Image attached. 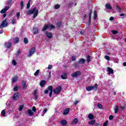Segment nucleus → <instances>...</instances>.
I'll return each instance as SVG.
<instances>
[{
  "mask_svg": "<svg viewBox=\"0 0 126 126\" xmlns=\"http://www.w3.org/2000/svg\"><path fill=\"white\" fill-rule=\"evenodd\" d=\"M72 61H75V60H76V58L75 57V56H73L72 57Z\"/></svg>",
  "mask_w": 126,
  "mask_h": 126,
  "instance_id": "obj_59",
  "label": "nucleus"
},
{
  "mask_svg": "<svg viewBox=\"0 0 126 126\" xmlns=\"http://www.w3.org/2000/svg\"><path fill=\"white\" fill-rule=\"evenodd\" d=\"M78 63H80L81 64L85 63V60L83 58L80 59L77 63L74 64L75 66H77V65H78Z\"/></svg>",
  "mask_w": 126,
  "mask_h": 126,
  "instance_id": "obj_5",
  "label": "nucleus"
},
{
  "mask_svg": "<svg viewBox=\"0 0 126 126\" xmlns=\"http://www.w3.org/2000/svg\"><path fill=\"white\" fill-rule=\"evenodd\" d=\"M22 84L23 85V89H25L27 88V86H26V83H25V81H22Z\"/></svg>",
  "mask_w": 126,
  "mask_h": 126,
  "instance_id": "obj_19",
  "label": "nucleus"
},
{
  "mask_svg": "<svg viewBox=\"0 0 126 126\" xmlns=\"http://www.w3.org/2000/svg\"><path fill=\"white\" fill-rule=\"evenodd\" d=\"M61 90L62 87L59 86L53 90V93H54V94H58V93H60V92H61Z\"/></svg>",
  "mask_w": 126,
  "mask_h": 126,
  "instance_id": "obj_6",
  "label": "nucleus"
},
{
  "mask_svg": "<svg viewBox=\"0 0 126 126\" xmlns=\"http://www.w3.org/2000/svg\"><path fill=\"white\" fill-rule=\"evenodd\" d=\"M51 77H52V72H49L48 78H51Z\"/></svg>",
  "mask_w": 126,
  "mask_h": 126,
  "instance_id": "obj_55",
  "label": "nucleus"
},
{
  "mask_svg": "<svg viewBox=\"0 0 126 126\" xmlns=\"http://www.w3.org/2000/svg\"><path fill=\"white\" fill-rule=\"evenodd\" d=\"M125 15H126L125 14H121L120 16H122V18L124 19V18H125V17L124 16H125Z\"/></svg>",
  "mask_w": 126,
  "mask_h": 126,
  "instance_id": "obj_56",
  "label": "nucleus"
},
{
  "mask_svg": "<svg viewBox=\"0 0 126 126\" xmlns=\"http://www.w3.org/2000/svg\"><path fill=\"white\" fill-rule=\"evenodd\" d=\"M108 126V121L105 122L104 124H103V126Z\"/></svg>",
  "mask_w": 126,
  "mask_h": 126,
  "instance_id": "obj_58",
  "label": "nucleus"
},
{
  "mask_svg": "<svg viewBox=\"0 0 126 126\" xmlns=\"http://www.w3.org/2000/svg\"><path fill=\"white\" fill-rule=\"evenodd\" d=\"M5 46L6 47V48H9L11 47V42H6L5 43Z\"/></svg>",
  "mask_w": 126,
  "mask_h": 126,
  "instance_id": "obj_17",
  "label": "nucleus"
},
{
  "mask_svg": "<svg viewBox=\"0 0 126 126\" xmlns=\"http://www.w3.org/2000/svg\"><path fill=\"white\" fill-rule=\"evenodd\" d=\"M120 109H121V110H125V109H126V106H122V105H121L120 106Z\"/></svg>",
  "mask_w": 126,
  "mask_h": 126,
  "instance_id": "obj_51",
  "label": "nucleus"
},
{
  "mask_svg": "<svg viewBox=\"0 0 126 126\" xmlns=\"http://www.w3.org/2000/svg\"><path fill=\"white\" fill-rule=\"evenodd\" d=\"M16 16L18 18H19V17L20 16V12H17Z\"/></svg>",
  "mask_w": 126,
  "mask_h": 126,
  "instance_id": "obj_54",
  "label": "nucleus"
},
{
  "mask_svg": "<svg viewBox=\"0 0 126 126\" xmlns=\"http://www.w3.org/2000/svg\"><path fill=\"white\" fill-rule=\"evenodd\" d=\"M27 113H28L29 116H30V117H32V116H33V115H34V112L31 109H28L27 110Z\"/></svg>",
  "mask_w": 126,
  "mask_h": 126,
  "instance_id": "obj_11",
  "label": "nucleus"
},
{
  "mask_svg": "<svg viewBox=\"0 0 126 126\" xmlns=\"http://www.w3.org/2000/svg\"><path fill=\"white\" fill-rule=\"evenodd\" d=\"M24 42L25 44H28V39H27V38H25L24 39Z\"/></svg>",
  "mask_w": 126,
  "mask_h": 126,
  "instance_id": "obj_43",
  "label": "nucleus"
},
{
  "mask_svg": "<svg viewBox=\"0 0 126 126\" xmlns=\"http://www.w3.org/2000/svg\"><path fill=\"white\" fill-rule=\"evenodd\" d=\"M97 107L99 108V109H102L103 108V106H102V104L100 103L97 104Z\"/></svg>",
  "mask_w": 126,
  "mask_h": 126,
  "instance_id": "obj_44",
  "label": "nucleus"
},
{
  "mask_svg": "<svg viewBox=\"0 0 126 126\" xmlns=\"http://www.w3.org/2000/svg\"><path fill=\"white\" fill-rule=\"evenodd\" d=\"M24 107V105H20L19 108L18 110L19 111H22V109H23V107Z\"/></svg>",
  "mask_w": 126,
  "mask_h": 126,
  "instance_id": "obj_37",
  "label": "nucleus"
},
{
  "mask_svg": "<svg viewBox=\"0 0 126 126\" xmlns=\"http://www.w3.org/2000/svg\"><path fill=\"white\" fill-rule=\"evenodd\" d=\"M89 124H90V125H94V124H95V120H93V121H91L89 122Z\"/></svg>",
  "mask_w": 126,
  "mask_h": 126,
  "instance_id": "obj_41",
  "label": "nucleus"
},
{
  "mask_svg": "<svg viewBox=\"0 0 126 126\" xmlns=\"http://www.w3.org/2000/svg\"><path fill=\"white\" fill-rule=\"evenodd\" d=\"M123 65H124V66H126V62H125V63H123Z\"/></svg>",
  "mask_w": 126,
  "mask_h": 126,
  "instance_id": "obj_64",
  "label": "nucleus"
},
{
  "mask_svg": "<svg viewBox=\"0 0 126 126\" xmlns=\"http://www.w3.org/2000/svg\"><path fill=\"white\" fill-rule=\"evenodd\" d=\"M18 99H19V94L18 93H16L13 95V100H14V101H16Z\"/></svg>",
  "mask_w": 126,
  "mask_h": 126,
  "instance_id": "obj_8",
  "label": "nucleus"
},
{
  "mask_svg": "<svg viewBox=\"0 0 126 126\" xmlns=\"http://www.w3.org/2000/svg\"><path fill=\"white\" fill-rule=\"evenodd\" d=\"M39 33V29L38 28H33V34H38Z\"/></svg>",
  "mask_w": 126,
  "mask_h": 126,
  "instance_id": "obj_14",
  "label": "nucleus"
},
{
  "mask_svg": "<svg viewBox=\"0 0 126 126\" xmlns=\"http://www.w3.org/2000/svg\"><path fill=\"white\" fill-rule=\"evenodd\" d=\"M48 28H49V26L48 25H45L44 27H43V28L42 29V31L45 32L46 31V30H47V29H48Z\"/></svg>",
  "mask_w": 126,
  "mask_h": 126,
  "instance_id": "obj_26",
  "label": "nucleus"
},
{
  "mask_svg": "<svg viewBox=\"0 0 126 126\" xmlns=\"http://www.w3.org/2000/svg\"><path fill=\"white\" fill-rule=\"evenodd\" d=\"M12 63L13 65H16L17 64L16 61H15V60H13Z\"/></svg>",
  "mask_w": 126,
  "mask_h": 126,
  "instance_id": "obj_48",
  "label": "nucleus"
},
{
  "mask_svg": "<svg viewBox=\"0 0 126 126\" xmlns=\"http://www.w3.org/2000/svg\"><path fill=\"white\" fill-rule=\"evenodd\" d=\"M105 7L107 9H112V6L110 5L109 3H107L105 5Z\"/></svg>",
  "mask_w": 126,
  "mask_h": 126,
  "instance_id": "obj_22",
  "label": "nucleus"
},
{
  "mask_svg": "<svg viewBox=\"0 0 126 126\" xmlns=\"http://www.w3.org/2000/svg\"><path fill=\"white\" fill-rule=\"evenodd\" d=\"M34 99H35V100H37V99H38V96L36 95V91L34 93Z\"/></svg>",
  "mask_w": 126,
  "mask_h": 126,
  "instance_id": "obj_45",
  "label": "nucleus"
},
{
  "mask_svg": "<svg viewBox=\"0 0 126 126\" xmlns=\"http://www.w3.org/2000/svg\"><path fill=\"white\" fill-rule=\"evenodd\" d=\"M92 14V10H90L89 15V20L90 21L91 20V15Z\"/></svg>",
  "mask_w": 126,
  "mask_h": 126,
  "instance_id": "obj_27",
  "label": "nucleus"
},
{
  "mask_svg": "<svg viewBox=\"0 0 126 126\" xmlns=\"http://www.w3.org/2000/svg\"><path fill=\"white\" fill-rule=\"evenodd\" d=\"M39 12V10L37 9L36 7H34L33 9L28 11L26 13L27 15H29V14H33V18L35 19V18L38 15V13Z\"/></svg>",
  "mask_w": 126,
  "mask_h": 126,
  "instance_id": "obj_1",
  "label": "nucleus"
},
{
  "mask_svg": "<svg viewBox=\"0 0 126 126\" xmlns=\"http://www.w3.org/2000/svg\"><path fill=\"white\" fill-rule=\"evenodd\" d=\"M20 54H21V51L20 50H18L16 53V55H20Z\"/></svg>",
  "mask_w": 126,
  "mask_h": 126,
  "instance_id": "obj_57",
  "label": "nucleus"
},
{
  "mask_svg": "<svg viewBox=\"0 0 126 126\" xmlns=\"http://www.w3.org/2000/svg\"><path fill=\"white\" fill-rule=\"evenodd\" d=\"M98 16V15L97 14V12L96 11H94V19H96L97 17Z\"/></svg>",
  "mask_w": 126,
  "mask_h": 126,
  "instance_id": "obj_32",
  "label": "nucleus"
},
{
  "mask_svg": "<svg viewBox=\"0 0 126 126\" xmlns=\"http://www.w3.org/2000/svg\"><path fill=\"white\" fill-rule=\"evenodd\" d=\"M49 93V97L51 98L52 95H53V86H50L48 87V89L44 91V94H48Z\"/></svg>",
  "mask_w": 126,
  "mask_h": 126,
  "instance_id": "obj_2",
  "label": "nucleus"
},
{
  "mask_svg": "<svg viewBox=\"0 0 126 126\" xmlns=\"http://www.w3.org/2000/svg\"><path fill=\"white\" fill-rule=\"evenodd\" d=\"M111 32L112 34H114V35H116V34H118V31H112Z\"/></svg>",
  "mask_w": 126,
  "mask_h": 126,
  "instance_id": "obj_46",
  "label": "nucleus"
},
{
  "mask_svg": "<svg viewBox=\"0 0 126 126\" xmlns=\"http://www.w3.org/2000/svg\"><path fill=\"white\" fill-rule=\"evenodd\" d=\"M98 88V84H95L94 86H92V90L93 91H96Z\"/></svg>",
  "mask_w": 126,
  "mask_h": 126,
  "instance_id": "obj_13",
  "label": "nucleus"
},
{
  "mask_svg": "<svg viewBox=\"0 0 126 126\" xmlns=\"http://www.w3.org/2000/svg\"><path fill=\"white\" fill-rule=\"evenodd\" d=\"M45 34H46V37H47V38H49V39H51V38L53 37V33H52V32H46Z\"/></svg>",
  "mask_w": 126,
  "mask_h": 126,
  "instance_id": "obj_10",
  "label": "nucleus"
},
{
  "mask_svg": "<svg viewBox=\"0 0 126 126\" xmlns=\"http://www.w3.org/2000/svg\"><path fill=\"white\" fill-rule=\"evenodd\" d=\"M118 112H119V106H116L114 108V113L115 114H118Z\"/></svg>",
  "mask_w": 126,
  "mask_h": 126,
  "instance_id": "obj_23",
  "label": "nucleus"
},
{
  "mask_svg": "<svg viewBox=\"0 0 126 126\" xmlns=\"http://www.w3.org/2000/svg\"><path fill=\"white\" fill-rule=\"evenodd\" d=\"M16 20H15V19H13L12 20V24L14 25V24H16Z\"/></svg>",
  "mask_w": 126,
  "mask_h": 126,
  "instance_id": "obj_47",
  "label": "nucleus"
},
{
  "mask_svg": "<svg viewBox=\"0 0 126 126\" xmlns=\"http://www.w3.org/2000/svg\"><path fill=\"white\" fill-rule=\"evenodd\" d=\"M13 90H14V92H16V91H17V90H18V87H17V86H15Z\"/></svg>",
  "mask_w": 126,
  "mask_h": 126,
  "instance_id": "obj_42",
  "label": "nucleus"
},
{
  "mask_svg": "<svg viewBox=\"0 0 126 126\" xmlns=\"http://www.w3.org/2000/svg\"><path fill=\"white\" fill-rule=\"evenodd\" d=\"M90 62H91V57H90V55H88L87 57V62L89 63H90Z\"/></svg>",
  "mask_w": 126,
  "mask_h": 126,
  "instance_id": "obj_24",
  "label": "nucleus"
},
{
  "mask_svg": "<svg viewBox=\"0 0 126 126\" xmlns=\"http://www.w3.org/2000/svg\"><path fill=\"white\" fill-rule=\"evenodd\" d=\"M39 72H40V70L38 69L36 71V72L34 73V75L35 76H37L39 74Z\"/></svg>",
  "mask_w": 126,
  "mask_h": 126,
  "instance_id": "obj_35",
  "label": "nucleus"
},
{
  "mask_svg": "<svg viewBox=\"0 0 126 126\" xmlns=\"http://www.w3.org/2000/svg\"><path fill=\"white\" fill-rule=\"evenodd\" d=\"M21 9H23V7L24 6V4L23 1H21L20 2Z\"/></svg>",
  "mask_w": 126,
  "mask_h": 126,
  "instance_id": "obj_33",
  "label": "nucleus"
},
{
  "mask_svg": "<svg viewBox=\"0 0 126 126\" xmlns=\"http://www.w3.org/2000/svg\"><path fill=\"white\" fill-rule=\"evenodd\" d=\"M78 123V119L75 118L73 121V124H74V125H76V124Z\"/></svg>",
  "mask_w": 126,
  "mask_h": 126,
  "instance_id": "obj_28",
  "label": "nucleus"
},
{
  "mask_svg": "<svg viewBox=\"0 0 126 126\" xmlns=\"http://www.w3.org/2000/svg\"><path fill=\"white\" fill-rule=\"evenodd\" d=\"M35 50H36V48L35 47H32L29 52V53L28 54V57H31L32 55L34 54V53H35Z\"/></svg>",
  "mask_w": 126,
  "mask_h": 126,
  "instance_id": "obj_7",
  "label": "nucleus"
},
{
  "mask_svg": "<svg viewBox=\"0 0 126 126\" xmlns=\"http://www.w3.org/2000/svg\"><path fill=\"white\" fill-rule=\"evenodd\" d=\"M9 22V20L6 18L4 21H2L1 25L0 26V28H3L4 27H6Z\"/></svg>",
  "mask_w": 126,
  "mask_h": 126,
  "instance_id": "obj_3",
  "label": "nucleus"
},
{
  "mask_svg": "<svg viewBox=\"0 0 126 126\" xmlns=\"http://www.w3.org/2000/svg\"><path fill=\"white\" fill-rule=\"evenodd\" d=\"M115 9L117 10V12H121V11H122V8L119 5L115 6Z\"/></svg>",
  "mask_w": 126,
  "mask_h": 126,
  "instance_id": "obj_15",
  "label": "nucleus"
},
{
  "mask_svg": "<svg viewBox=\"0 0 126 126\" xmlns=\"http://www.w3.org/2000/svg\"><path fill=\"white\" fill-rule=\"evenodd\" d=\"M13 40H14V43H15V44H17V43L19 42V38L18 37H15L13 38Z\"/></svg>",
  "mask_w": 126,
  "mask_h": 126,
  "instance_id": "obj_21",
  "label": "nucleus"
},
{
  "mask_svg": "<svg viewBox=\"0 0 126 126\" xmlns=\"http://www.w3.org/2000/svg\"><path fill=\"white\" fill-rule=\"evenodd\" d=\"M107 71H108L109 75H110V74H113V73H114V70H113V69H112L111 67L107 68Z\"/></svg>",
  "mask_w": 126,
  "mask_h": 126,
  "instance_id": "obj_12",
  "label": "nucleus"
},
{
  "mask_svg": "<svg viewBox=\"0 0 126 126\" xmlns=\"http://www.w3.org/2000/svg\"><path fill=\"white\" fill-rule=\"evenodd\" d=\"M1 114L2 116H3V117H6V115H5V110H2Z\"/></svg>",
  "mask_w": 126,
  "mask_h": 126,
  "instance_id": "obj_34",
  "label": "nucleus"
},
{
  "mask_svg": "<svg viewBox=\"0 0 126 126\" xmlns=\"http://www.w3.org/2000/svg\"><path fill=\"white\" fill-rule=\"evenodd\" d=\"M27 9H29V8H30V0L29 1L27 4Z\"/></svg>",
  "mask_w": 126,
  "mask_h": 126,
  "instance_id": "obj_40",
  "label": "nucleus"
},
{
  "mask_svg": "<svg viewBox=\"0 0 126 126\" xmlns=\"http://www.w3.org/2000/svg\"><path fill=\"white\" fill-rule=\"evenodd\" d=\"M66 77H67V75H66V74H63L61 76V78L62 79H66Z\"/></svg>",
  "mask_w": 126,
  "mask_h": 126,
  "instance_id": "obj_25",
  "label": "nucleus"
},
{
  "mask_svg": "<svg viewBox=\"0 0 126 126\" xmlns=\"http://www.w3.org/2000/svg\"><path fill=\"white\" fill-rule=\"evenodd\" d=\"M80 34L81 35H83V34H84L83 32V31L80 32Z\"/></svg>",
  "mask_w": 126,
  "mask_h": 126,
  "instance_id": "obj_63",
  "label": "nucleus"
},
{
  "mask_svg": "<svg viewBox=\"0 0 126 126\" xmlns=\"http://www.w3.org/2000/svg\"><path fill=\"white\" fill-rule=\"evenodd\" d=\"M77 104H78V101L76 100V101L74 102V104L75 105H77Z\"/></svg>",
  "mask_w": 126,
  "mask_h": 126,
  "instance_id": "obj_62",
  "label": "nucleus"
},
{
  "mask_svg": "<svg viewBox=\"0 0 126 126\" xmlns=\"http://www.w3.org/2000/svg\"><path fill=\"white\" fill-rule=\"evenodd\" d=\"M48 109L47 108H45L43 111V114L41 115L42 117H44V115L47 113Z\"/></svg>",
  "mask_w": 126,
  "mask_h": 126,
  "instance_id": "obj_30",
  "label": "nucleus"
},
{
  "mask_svg": "<svg viewBox=\"0 0 126 126\" xmlns=\"http://www.w3.org/2000/svg\"><path fill=\"white\" fill-rule=\"evenodd\" d=\"M52 65H49L48 67V69H52Z\"/></svg>",
  "mask_w": 126,
  "mask_h": 126,
  "instance_id": "obj_60",
  "label": "nucleus"
},
{
  "mask_svg": "<svg viewBox=\"0 0 126 126\" xmlns=\"http://www.w3.org/2000/svg\"><path fill=\"white\" fill-rule=\"evenodd\" d=\"M9 8H10L9 6H5V8L2 9L0 12V13H5V12H6V11H7V10H8Z\"/></svg>",
  "mask_w": 126,
  "mask_h": 126,
  "instance_id": "obj_9",
  "label": "nucleus"
},
{
  "mask_svg": "<svg viewBox=\"0 0 126 126\" xmlns=\"http://www.w3.org/2000/svg\"><path fill=\"white\" fill-rule=\"evenodd\" d=\"M109 20H110V21H113V20H114V17H111L109 18Z\"/></svg>",
  "mask_w": 126,
  "mask_h": 126,
  "instance_id": "obj_61",
  "label": "nucleus"
},
{
  "mask_svg": "<svg viewBox=\"0 0 126 126\" xmlns=\"http://www.w3.org/2000/svg\"><path fill=\"white\" fill-rule=\"evenodd\" d=\"M80 74H81V72L80 71H76V72H74L73 73H72L71 74V77H73V78H76L77 77V76H79V75H80Z\"/></svg>",
  "mask_w": 126,
  "mask_h": 126,
  "instance_id": "obj_4",
  "label": "nucleus"
},
{
  "mask_svg": "<svg viewBox=\"0 0 126 126\" xmlns=\"http://www.w3.org/2000/svg\"><path fill=\"white\" fill-rule=\"evenodd\" d=\"M87 91H92V86H89L86 88Z\"/></svg>",
  "mask_w": 126,
  "mask_h": 126,
  "instance_id": "obj_29",
  "label": "nucleus"
},
{
  "mask_svg": "<svg viewBox=\"0 0 126 126\" xmlns=\"http://www.w3.org/2000/svg\"><path fill=\"white\" fill-rule=\"evenodd\" d=\"M48 25V28H50V29H54L55 28V26L53 25Z\"/></svg>",
  "mask_w": 126,
  "mask_h": 126,
  "instance_id": "obj_38",
  "label": "nucleus"
},
{
  "mask_svg": "<svg viewBox=\"0 0 126 126\" xmlns=\"http://www.w3.org/2000/svg\"><path fill=\"white\" fill-rule=\"evenodd\" d=\"M109 120H112L114 119V116L113 115H110L109 117Z\"/></svg>",
  "mask_w": 126,
  "mask_h": 126,
  "instance_id": "obj_53",
  "label": "nucleus"
},
{
  "mask_svg": "<svg viewBox=\"0 0 126 126\" xmlns=\"http://www.w3.org/2000/svg\"><path fill=\"white\" fill-rule=\"evenodd\" d=\"M68 113H69V108H67L65 109V110L63 112V115H67V114H68Z\"/></svg>",
  "mask_w": 126,
  "mask_h": 126,
  "instance_id": "obj_18",
  "label": "nucleus"
},
{
  "mask_svg": "<svg viewBox=\"0 0 126 126\" xmlns=\"http://www.w3.org/2000/svg\"><path fill=\"white\" fill-rule=\"evenodd\" d=\"M60 7H61V5H60L59 4H56L55 5V9H59V8H60Z\"/></svg>",
  "mask_w": 126,
  "mask_h": 126,
  "instance_id": "obj_39",
  "label": "nucleus"
},
{
  "mask_svg": "<svg viewBox=\"0 0 126 126\" xmlns=\"http://www.w3.org/2000/svg\"><path fill=\"white\" fill-rule=\"evenodd\" d=\"M17 76H15L12 78V82H16L17 81Z\"/></svg>",
  "mask_w": 126,
  "mask_h": 126,
  "instance_id": "obj_36",
  "label": "nucleus"
},
{
  "mask_svg": "<svg viewBox=\"0 0 126 126\" xmlns=\"http://www.w3.org/2000/svg\"><path fill=\"white\" fill-rule=\"evenodd\" d=\"M57 25L58 27H61V25H62V22H59L57 23Z\"/></svg>",
  "mask_w": 126,
  "mask_h": 126,
  "instance_id": "obj_49",
  "label": "nucleus"
},
{
  "mask_svg": "<svg viewBox=\"0 0 126 126\" xmlns=\"http://www.w3.org/2000/svg\"><path fill=\"white\" fill-rule=\"evenodd\" d=\"M66 120H63L62 121H61L60 123L61 124V125L62 126H65V125H66Z\"/></svg>",
  "mask_w": 126,
  "mask_h": 126,
  "instance_id": "obj_20",
  "label": "nucleus"
},
{
  "mask_svg": "<svg viewBox=\"0 0 126 126\" xmlns=\"http://www.w3.org/2000/svg\"><path fill=\"white\" fill-rule=\"evenodd\" d=\"M45 85H46V81L42 80L40 82V86H41V87H44V86H45Z\"/></svg>",
  "mask_w": 126,
  "mask_h": 126,
  "instance_id": "obj_16",
  "label": "nucleus"
},
{
  "mask_svg": "<svg viewBox=\"0 0 126 126\" xmlns=\"http://www.w3.org/2000/svg\"><path fill=\"white\" fill-rule=\"evenodd\" d=\"M105 59L107 60V61H110V57L108 56H105Z\"/></svg>",
  "mask_w": 126,
  "mask_h": 126,
  "instance_id": "obj_50",
  "label": "nucleus"
},
{
  "mask_svg": "<svg viewBox=\"0 0 126 126\" xmlns=\"http://www.w3.org/2000/svg\"><path fill=\"white\" fill-rule=\"evenodd\" d=\"M32 110L33 112H34V113H35L36 111V107H35L34 106L32 107Z\"/></svg>",
  "mask_w": 126,
  "mask_h": 126,
  "instance_id": "obj_52",
  "label": "nucleus"
},
{
  "mask_svg": "<svg viewBox=\"0 0 126 126\" xmlns=\"http://www.w3.org/2000/svg\"><path fill=\"white\" fill-rule=\"evenodd\" d=\"M88 118L90 120H92L94 119V116H93V115H92V114H90L88 115Z\"/></svg>",
  "mask_w": 126,
  "mask_h": 126,
  "instance_id": "obj_31",
  "label": "nucleus"
}]
</instances>
